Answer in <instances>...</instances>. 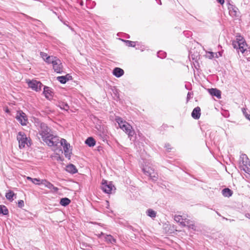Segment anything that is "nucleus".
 <instances>
[{"label": "nucleus", "instance_id": "f257e3e1", "mask_svg": "<svg viewBox=\"0 0 250 250\" xmlns=\"http://www.w3.org/2000/svg\"><path fill=\"white\" fill-rule=\"evenodd\" d=\"M35 125L39 130V135L41 136L42 140L51 134L50 133L51 129L47 125L41 122L38 119H35Z\"/></svg>", "mask_w": 250, "mask_h": 250}, {"label": "nucleus", "instance_id": "f03ea898", "mask_svg": "<svg viewBox=\"0 0 250 250\" xmlns=\"http://www.w3.org/2000/svg\"><path fill=\"white\" fill-rule=\"evenodd\" d=\"M236 41H233L232 45L234 48L236 49L238 52H241L244 53L247 51V44L245 40L240 35L236 36Z\"/></svg>", "mask_w": 250, "mask_h": 250}, {"label": "nucleus", "instance_id": "7ed1b4c3", "mask_svg": "<svg viewBox=\"0 0 250 250\" xmlns=\"http://www.w3.org/2000/svg\"><path fill=\"white\" fill-rule=\"evenodd\" d=\"M93 122L96 124L95 128L97 130V135L104 141L107 140V130L103 125H101L102 122L96 117H94Z\"/></svg>", "mask_w": 250, "mask_h": 250}, {"label": "nucleus", "instance_id": "20e7f679", "mask_svg": "<svg viewBox=\"0 0 250 250\" xmlns=\"http://www.w3.org/2000/svg\"><path fill=\"white\" fill-rule=\"evenodd\" d=\"M42 141L49 146L57 147L61 140L59 137L51 134L42 139Z\"/></svg>", "mask_w": 250, "mask_h": 250}, {"label": "nucleus", "instance_id": "39448f33", "mask_svg": "<svg viewBox=\"0 0 250 250\" xmlns=\"http://www.w3.org/2000/svg\"><path fill=\"white\" fill-rule=\"evenodd\" d=\"M28 86L32 90L39 92L41 90L42 84L38 81L32 80L27 81Z\"/></svg>", "mask_w": 250, "mask_h": 250}, {"label": "nucleus", "instance_id": "423d86ee", "mask_svg": "<svg viewBox=\"0 0 250 250\" xmlns=\"http://www.w3.org/2000/svg\"><path fill=\"white\" fill-rule=\"evenodd\" d=\"M17 140L19 141V147L24 148L26 145H27V138L26 135L22 132H19L17 135Z\"/></svg>", "mask_w": 250, "mask_h": 250}, {"label": "nucleus", "instance_id": "0eeeda50", "mask_svg": "<svg viewBox=\"0 0 250 250\" xmlns=\"http://www.w3.org/2000/svg\"><path fill=\"white\" fill-rule=\"evenodd\" d=\"M120 128H121L128 135V136L130 140L135 134V131L133 129L132 126L130 125L128 123H125V124L122 125V126H121Z\"/></svg>", "mask_w": 250, "mask_h": 250}, {"label": "nucleus", "instance_id": "6e6552de", "mask_svg": "<svg viewBox=\"0 0 250 250\" xmlns=\"http://www.w3.org/2000/svg\"><path fill=\"white\" fill-rule=\"evenodd\" d=\"M16 119L22 125H26L28 122L26 115L21 110L18 111Z\"/></svg>", "mask_w": 250, "mask_h": 250}, {"label": "nucleus", "instance_id": "1a4fd4ad", "mask_svg": "<svg viewBox=\"0 0 250 250\" xmlns=\"http://www.w3.org/2000/svg\"><path fill=\"white\" fill-rule=\"evenodd\" d=\"M114 188V185L110 182H108L107 181L103 180L102 183L101 189L103 191L107 194L111 193V191Z\"/></svg>", "mask_w": 250, "mask_h": 250}, {"label": "nucleus", "instance_id": "9d476101", "mask_svg": "<svg viewBox=\"0 0 250 250\" xmlns=\"http://www.w3.org/2000/svg\"><path fill=\"white\" fill-rule=\"evenodd\" d=\"M61 146L63 147V150L64 152L65 156L66 158H70L71 154L72 153L71 151H69V148L70 147V144H68L66 140L64 139H61L60 141Z\"/></svg>", "mask_w": 250, "mask_h": 250}, {"label": "nucleus", "instance_id": "9b49d317", "mask_svg": "<svg viewBox=\"0 0 250 250\" xmlns=\"http://www.w3.org/2000/svg\"><path fill=\"white\" fill-rule=\"evenodd\" d=\"M241 158H242V164L244 166L243 169L246 172L249 173L250 172V162L246 154L242 155Z\"/></svg>", "mask_w": 250, "mask_h": 250}, {"label": "nucleus", "instance_id": "f8f14e48", "mask_svg": "<svg viewBox=\"0 0 250 250\" xmlns=\"http://www.w3.org/2000/svg\"><path fill=\"white\" fill-rule=\"evenodd\" d=\"M53 69L57 73H61L62 72V65L61 61L57 59L53 64Z\"/></svg>", "mask_w": 250, "mask_h": 250}, {"label": "nucleus", "instance_id": "ddd939ff", "mask_svg": "<svg viewBox=\"0 0 250 250\" xmlns=\"http://www.w3.org/2000/svg\"><path fill=\"white\" fill-rule=\"evenodd\" d=\"M228 4V9L229 10V15L234 17H238V8L234 5L230 4L229 2Z\"/></svg>", "mask_w": 250, "mask_h": 250}, {"label": "nucleus", "instance_id": "4468645a", "mask_svg": "<svg viewBox=\"0 0 250 250\" xmlns=\"http://www.w3.org/2000/svg\"><path fill=\"white\" fill-rule=\"evenodd\" d=\"M43 94L45 98L47 99L50 100L53 97V92L51 88L47 86H43Z\"/></svg>", "mask_w": 250, "mask_h": 250}, {"label": "nucleus", "instance_id": "2eb2a0df", "mask_svg": "<svg viewBox=\"0 0 250 250\" xmlns=\"http://www.w3.org/2000/svg\"><path fill=\"white\" fill-rule=\"evenodd\" d=\"M209 93L212 96H215L218 99L221 98V92L220 90L217 88H210L208 89Z\"/></svg>", "mask_w": 250, "mask_h": 250}, {"label": "nucleus", "instance_id": "dca6fc26", "mask_svg": "<svg viewBox=\"0 0 250 250\" xmlns=\"http://www.w3.org/2000/svg\"><path fill=\"white\" fill-rule=\"evenodd\" d=\"M124 70L119 67H115L112 71L113 75L117 78L121 77L124 74Z\"/></svg>", "mask_w": 250, "mask_h": 250}, {"label": "nucleus", "instance_id": "f3484780", "mask_svg": "<svg viewBox=\"0 0 250 250\" xmlns=\"http://www.w3.org/2000/svg\"><path fill=\"white\" fill-rule=\"evenodd\" d=\"M200 111L201 109L199 107L197 106L194 108L191 113L192 117L196 120L199 119L201 115Z\"/></svg>", "mask_w": 250, "mask_h": 250}, {"label": "nucleus", "instance_id": "a211bd4d", "mask_svg": "<svg viewBox=\"0 0 250 250\" xmlns=\"http://www.w3.org/2000/svg\"><path fill=\"white\" fill-rule=\"evenodd\" d=\"M181 224L184 227L187 226L189 229H194L195 228V225L193 222L192 221L187 219H185L184 222H181Z\"/></svg>", "mask_w": 250, "mask_h": 250}, {"label": "nucleus", "instance_id": "6ab92c4d", "mask_svg": "<svg viewBox=\"0 0 250 250\" xmlns=\"http://www.w3.org/2000/svg\"><path fill=\"white\" fill-rule=\"evenodd\" d=\"M66 171L71 174H75L78 172L76 167L73 164H69L67 166Z\"/></svg>", "mask_w": 250, "mask_h": 250}, {"label": "nucleus", "instance_id": "aec40b11", "mask_svg": "<svg viewBox=\"0 0 250 250\" xmlns=\"http://www.w3.org/2000/svg\"><path fill=\"white\" fill-rule=\"evenodd\" d=\"M104 238L107 243L114 244L116 243V239L110 234L105 235Z\"/></svg>", "mask_w": 250, "mask_h": 250}, {"label": "nucleus", "instance_id": "412c9836", "mask_svg": "<svg viewBox=\"0 0 250 250\" xmlns=\"http://www.w3.org/2000/svg\"><path fill=\"white\" fill-rule=\"evenodd\" d=\"M85 143L89 147H92L96 145V141L93 137H89L86 139Z\"/></svg>", "mask_w": 250, "mask_h": 250}, {"label": "nucleus", "instance_id": "4be33fe9", "mask_svg": "<svg viewBox=\"0 0 250 250\" xmlns=\"http://www.w3.org/2000/svg\"><path fill=\"white\" fill-rule=\"evenodd\" d=\"M222 193L224 197H229L232 195L233 192L229 188H225L222 190Z\"/></svg>", "mask_w": 250, "mask_h": 250}, {"label": "nucleus", "instance_id": "5701e85b", "mask_svg": "<svg viewBox=\"0 0 250 250\" xmlns=\"http://www.w3.org/2000/svg\"><path fill=\"white\" fill-rule=\"evenodd\" d=\"M71 203V200L67 198L64 197L60 199V204L63 207H66Z\"/></svg>", "mask_w": 250, "mask_h": 250}, {"label": "nucleus", "instance_id": "b1692460", "mask_svg": "<svg viewBox=\"0 0 250 250\" xmlns=\"http://www.w3.org/2000/svg\"><path fill=\"white\" fill-rule=\"evenodd\" d=\"M144 173L147 176H149V174L151 173V171L155 170L153 167L145 166L142 169Z\"/></svg>", "mask_w": 250, "mask_h": 250}, {"label": "nucleus", "instance_id": "393cba45", "mask_svg": "<svg viewBox=\"0 0 250 250\" xmlns=\"http://www.w3.org/2000/svg\"><path fill=\"white\" fill-rule=\"evenodd\" d=\"M41 183L42 184L41 185H44L46 188L50 189H51L53 187V184L45 179H42Z\"/></svg>", "mask_w": 250, "mask_h": 250}, {"label": "nucleus", "instance_id": "a878e982", "mask_svg": "<svg viewBox=\"0 0 250 250\" xmlns=\"http://www.w3.org/2000/svg\"><path fill=\"white\" fill-rule=\"evenodd\" d=\"M9 213L8 209L4 205H0V214L7 215Z\"/></svg>", "mask_w": 250, "mask_h": 250}, {"label": "nucleus", "instance_id": "bb28decb", "mask_svg": "<svg viewBox=\"0 0 250 250\" xmlns=\"http://www.w3.org/2000/svg\"><path fill=\"white\" fill-rule=\"evenodd\" d=\"M148 176H149L150 179L153 181H156L158 179V174L155 170L151 171V173L149 174Z\"/></svg>", "mask_w": 250, "mask_h": 250}, {"label": "nucleus", "instance_id": "cd10ccee", "mask_svg": "<svg viewBox=\"0 0 250 250\" xmlns=\"http://www.w3.org/2000/svg\"><path fill=\"white\" fill-rule=\"evenodd\" d=\"M57 79L59 82L62 84L65 83L69 80L67 78V75L59 76L57 78Z\"/></svg>", "mask_w": 250, "mask_h": 250}, {"label": "nucleus", "instance_id": "c85d7f7f", "mask_svg": "<svg viewBox=\"0 0 250 250\" xmlns=\"http://www.w3.org/2000/svg\"><path fill=\"white\" fill-rule=\"evenodd\" d=\"M146 213L147 216L152 218H154L156 216V212L152 209H148Z\"/></svg>", "mask_w": 250, "mask_h": 250}, {"label": "nucleus", "instance_id": "c756f323", "mask_svg": "<svg viewBox=\"0 0 250 250\" xmlns=\"http://www.w3.org/2000/svg\"><path fill=\"white\" fill-rule=\"evenodd\" d=\"M95 5L96 3L95 1H92L91 0H86V7L89 9L93 8L94 7H95Z\"/></svg>", "mask_w": 250, "mask_h": 250}, {"label": "nucleus", "instance_id": "7c9ffc66", "mask_svg": "<svg viewBox=\"0 0 250 250\" xmlns=\"http://www.w3.org/2000/svg\"><path fill=\"white\" fill-rule=\"evenodd\" d=\"M57 59V58L55 57L49 56L47 58H46L45 61L48 63H52L53 65V63Z\"/></svg>", "mask_w": 250, "mask_h": 250}, {"label": "nucleus", "instance_id": "2f4dec72", "mask_svg": "<svg viewBox=\"0 0 250 250\" xmlns=\"http://www.w3.org/2000/svg\"><path fill=\"white\" fill-rule=\"evenodd\" d=\"M15 194L13 191L9 190L6 193L5 197L8 200L12 201L13 200V196Z\"/></svg>", "mask_w": 250, "mask_h": 250}, {"label": "nucleus", "instance_id": "473e14b6", "mask_svg": "<svg viewBox=\"0 0 250 250\" xmlns=\"http://www.w3.org/2000/svg\"><path fill=\"white\" fill-rule=\"evenodd\" d=\"M115 121L118 124L120 128L122 126V125L125 124V123H127L125 121H124L123 119L120 117H116L115 118Z\"/></svg>", "mask_w": 250, "mask_h": 250}, {"label": "nucleus", "instance_id": "72a5a7b5", "mask_svg": "<svg viewBox=\"0 0 250 250\" xmlns=\"http://www.w3.org/2000/svg\"><path fill=\"white\" fill-rule=\"evenodd\" d=\"M122 41H124V42H125L126 45L128 46L134 47L136 46V42H133V41H129V40H122Z\"/></svg>", "mask_w": 250, "mask_h": 250}, {"label": "nucleus", "instance_id": "f704fd0d", "mask_svg": "<svg viewBox=\"0 0 250 250\" xmlns=\"http://www.w3.org/2000/svg\"><path fill=\"white\" fill-rule=\"evenodd\" d=\"M59 106L61 109H64L65 110H68L69 108V107L66 103H59Z\"/></svg>", "mask_w": 250, "mask_h": 250}, {"label": "nucleus", "instance_id": "c9c22d12", "mask_svg": "<svg viewBox=\"0 0 250 250\" xmlns=\"http://www.w3.org/2000/svg\"><path fill=\"white\" fill-rule=\"evenodd\" d=\"M167 56V53L163 51H159L157 52V56L161 59L165 58Z\"/></svg>", "mask_w": 250, "mask_h": 250}, {"label": "nucleus", "instance_id": "e433bc0d", "mask_svg": "<svg viewBox=\"0 0 250 250\" xmlns=\"http://www.w3.org/2000/svg\"><path fill=\"white\" fill-rule=\"evenodd\" d=\"M174 220L177 222H179L181 224V222H184L183 221V218H182V216L181 215H175L174 217Z\"/></svg>", "mask_w": 250, "mask_h": 250}, {"label": "nucleus", "instance_id": "4c0bfd02", "mask_svg": "<svg viewBox=\"0 0 250 250\" xmlns=\"http://www.w3.org/2000/svg\"><path fill=\"white\" fill-rule=\"evenodd\" d=\"M42 181V179L34 178L33 180V183L38 185H41L42 184L41 183Z\"/></svg>", "mask_w": 250, "mask_h": 250}, {"label": "nucleus", "instance_id": "58836bf2", "mask_svg": "<svg viewBox=\"0 0 250 250\" xmlns=\"http://www.w3.org/2000/svg\"><path fill=\"white\" fill-rule=\"evenodd\" d=\"M242 110L243 113V114L245 115V117H246V118H247V119H248L250 120V117H249L250 115H249V114L247 113L246 109H245V108H242Z\"/></svg>", "mask_w": 250, "mask_h": 250}, {"label": "nucleus", "instance_id": "ea45409f", "mask_svg": "<svg viewBox=\"0 0 250 250\" xmlns=\"http://www.w3.org/2000/svg\"><path fill=\"white\" fill-rule=\"evenodd\" d=\"M41 57L45 61L46 58L48 57L47 54L43 52H40Z\"/></svg>", "mask_w": 250, "mask_h": 250}, {"label": "nucleus", "instance_id": "a19ab883", "mask_svg": "<svg viewBox=\"0 0 250 250\" xmlns=\"http://www.w3.org/2000/svg\"><path fill=\"white\" fill-rule=\"evenodd\" d=\"M165 147L167 152H170L172 149V147H171L170 145L169 144H166L165 145Z\"/></svg>", "mask_w": 250, "mask_h": 250}, {"label": "nucleus", "instance_id": "79ce46f5", "mask_svg": "<svg viewBox=\"0 0 250 250\" xmlns=\"http://www.w3.org/2000/svg\"><path fill=\"white\" fill-rule=\"evenodd\" d=\"M24 201L23 200H20L18 201V207L20 208H22L24 207Z\"/></svg>", "mask_w": 250, "mask_h": 250}, {"label": "nucleus", "instance_id": "37998d69", "mask_svg": "<svg viewBox=\"0 0 250 250\" xmlns=\"http://www.w3.org/2000/svg\"><path fill=\"white\" fill-rule=\"evenodd\" d=\"M81 246L83 247H85V248H91L90 245L89 244H86V243H84V242H82L81 244Z\"/></svg>", "mask_w": 250, "mask_h": 250}, {"label": "nucleus", "instance_id": "c03bdc74", "mask_svg": "<svg viewBox=\"0 0 250 250\" xmlns=\"http://www.w3.org/2000/svg\"><path fill=\"white\" fill-rule=\"evenodd\" d=\"M192 95V94L189 92H188L187 94V101L188 102L190 99L191 98V95Z\"/></svg>", "mask_w": 250, "mask_h": 250}, {"label": "nucleus", "instance_id": "a18cd8bd", "mask_svg": "<svg viewBox=\"0 0 250 250\" xmlns=\"http://www.w3.org/2000/svg\"><path fill=\"white\" fill-rule=\"evenodd\" d=\"M51 189H53V191L56 192H58L59 190V188L57 187H54L53 185Z\"/></svg>", "mask_w": 250, "mask_h": 250}, {"label": "nucleus", "instance_id": "49530a36", "mask_svg": "<svg viewBox=\"0 0 250 250\" xmlns=\"http://www.w3.org/2000/svg\"><path fill=\"white\" fill-rule=\"evenodd\" d=\"M216 0L219 3H220L221 5H223L225 2L224 0Z\"/></svg>", "mask_w": 250, "mask_h": 250}, {"label": "nucleus", "instance_id": "de8ad7c7", "mask_svg": "<svg viewBox=\"0 0 250 250\" xmlns=\"http://www.w3.org/2000/svg\"><path fill=\"white\" fill-rule=\"evenodd\" d=\"M105 234L103 232H101V233L99 234H97V236H98V238H101L102 237V236L103 235H104L105 236Z\"/></svg>", "mask_w": 250, "mask_h": 250}, {"label": "nucleus", "instance_id": "09e8293b", "mask_svg": "<svg viewBox=\"0 0 250 250\" xmlns=\"http://www.w3.org/2000/svg\"><path fill=\"white\" fill-rule=\"evenodd\" d=\"M105 204H106V208H108V207H109V203L108 201H105Z\"/></svg>", "mask_w": 250, "mask_h": 250}, {"label": "nucleus", "instance_id": "8fccbe9b", "mask_svg": "<svg viewBox=\"0 0 250 250\" xmlns=\"http://www.w3.org/2000/svg\"><path fill=\"white\" fill-rule=\"evenodd\" d=\"M245 216L248 218H249L250 219V213H247L245 214Z\"/></svg>", "mask_w": 250, "mask_h": 250}, {"label": "nucleus", "instance_id": "3c124183", "mask_svg": "<svg viewBox=\"0 0 250 250\" xmlns=\"http://www.w3.org/2000/svg\"><path fill=\"white\" fill-rule=\"evenodd\" d=\"M33 179L34 178H31L30 177H27V179L28 180L31 181L32 182H33Z\"/></svg>", "mask_w": 250, "mask_h": 250}, {"label": "nucleus", "instance_id": "603ef678", "mask_svg": "<svg viewBox=\"0 0 250 250\" xmlns=\"http://www.w3.org/2000/svg\"><path fill=\"white\" fill-rule=\"evenodd\" d=\"M218 53L219 54V56L220 57H221L222 56L223 51H219Z\"/></svg>", "mask_w": 250, "mask_h": 250}, {"label": "nucleus", "instance_id": "864d4df0", "mask_svg": "<svg viewBox=\"0 0 250 250\" xmlns=\"http://www.w3.org/2000/svg\"><path fill=\"white\" fill-rule=\"evenodd\" d=\"M156 1H157V2L160 4V5H161L162 4V3H161V0H156Z\"/></svg>", "mask_w": 250, "mask_h": 250}, {"label": "nucleus", "instance_id": "5fc2aeb1", "mask_svg": "<svg viewBox=\"0 0 250 250\" xmlns=\"http://www.w3.org/2000/svg\"><path fill=\"white\" fill-rule=\"evenodd\" d=\"M80 3V4L81 5V6H83V2L82 0H80V1L79 2Z\"/></svg>", "mask_w": 250, "mask_h": 250}, {"label": "nucleus", "instance_id": "6e6d98bb", "mask_svg": "<svg viewBox=\"0 0 250 250\" xmlns=\"http://www.w3.org/2000/svg\"><path fill=\"white\" fill-rule=\"evenodd\" d=\"M211 54V57L210 58H212L214 57V53L213 52H210V53Z\"/></svg>", "mask_w": 250, "mask_h": 250}, {"label": "nucleus", "instance_id": "4d7b16f0", "mask_svg": "<svg viewBox=\"0 0 250 250\" xmlns=\"http://www.w3.org/2000/svg\"><path fill=\"white\" fill-rule=\"evenodd\" d=\"M216 213L218 215L221 216V214L217 211H216Z\"/></svg>", "mask_w": 250, "mask_h": 250}, {"label": "nucleus", "instance_id": "13d9d810", "mask_svg": "<svg viewBox=\"0 0 250 250\" xmlns=\"http://www.w3.org/2000/svg\"><path fill=\"white\" fill-rule=\"evenodd\" d=\"M190 32H187V35H189H189H189V34H190Z\"/></svg>", "mask_w": 250, "mask_h": 250}, {"label": "nucleus", "instance_id": "bf43d9fd", "mask_svg": "<svg viewBox=\"0 0 250 250\" xmlns=\"http://www.w3.org/2000/svg\"><path fill=\"white\" fill-rule=\"evenodd\" d=\"M190 32H187V35H189H189H189V34H190Z\"/></svg>", "mask_w": 250, "mask_h": 250}, {"label": "nucleus", "instance_id": "052dcab7", "mask_svg": "<svg viewBox=\"0 0 250 250\" xmlns=\"http://www.w3.org/2000/svg\"><path fill=\"white\" fill-rule=\"evenodd\" d=\"M223 218L224 219H226V220H228V219H227V218H225V217H223Z\"/></svg>", "mask_w": 250, "mask_h": 250}, {"label": "nucleus", "instance_id": "680f3d73", "mask_svg": "<svg viewBox=\"0 0 250 250\" xmlns=\"http://www.w3.org/2000/svg\"><path fill=\"white\" fill-rule=\"evenodd\" d=\"M6 111L7 112H9L8 109H7Z\"/></svg>", "mask_w": 250, "mask_h": 250}]
</instances>
